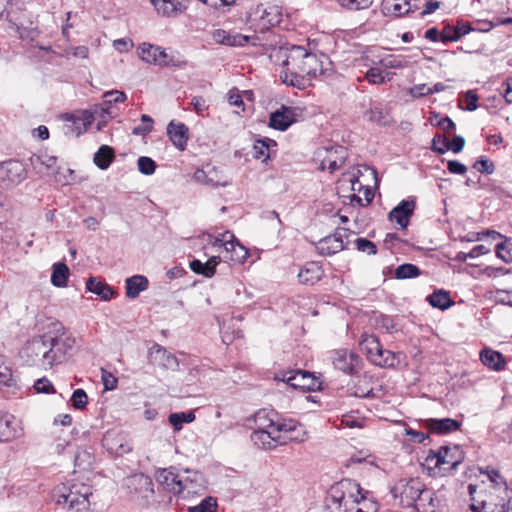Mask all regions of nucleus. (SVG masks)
Returning a JSON list of instances; mask_svg holds the SVG:
<instances>
[{"instance_id":"obj_60","label":"nucleus","mask_w":512,"mask_h":512,"mask_svg":"<svg viewBox=\"0 0 512 512\" xmlns=\"http://www.w3.org/2000/svg\"><path fill=\"white\" fill-rule=\"evenodd\" d=\"M365 78L372 84H382L385 82V77L379 68H370L365 75Z\"/></svg>"},{"instance_id":"obj_56","label":"nucleus","mask_w":512,"mask_h":512,"mask_svg":"<svg viewBox=\"0 0 512 512\" xmlns=\"http://www.w3.org/2000/svg\"><path fill=\"white\" fill-rule=\"evenodd\" d=\"M473 167L480 173L492 174L495 170L494 163L486 157H480L473 165Z\"/></svg>"},{"instance_id":"obj_25","label":"nucleus","mask_w":512,"mask_h":512,"mask_svg":"<svg viewBox=\"0 0 512 512\" xmlns=\"http://www.w3.org/2000/svg\"><path fill=\"white\" fill-rule=\"evenodd\" d=\"M461 426V423L452 418H429L424 420V427L429 430V432L444 435L449 434L451 432L457 431Z\"/></svg>"},{"instance_id":"obj_4","label":"nucleus","mask_w":512,"mask_h":512,"mask_svg":"<svg viewBox=\"0 0 512 512\" xmlns=\"http://www.w3.org/2000/svg\"><path fill=\"white\" fill-rule=\"evenodd\" d=\"M91 495L92 488L83 483L61 484L53 491L56 504L74 512L86 510Z\"/></svg>"},{"instance_id":"obj_64","label":"nucleus","mask_w":512,"mask_h":512,"mask_svg":"<svg viewBox=\"0 0 512 512\" xmlns=\"http://www.w3.org/2000/svg\"><path fill=\"white\" fill-rule=\"evenodd\" d=\"M102 380L106 390H113L116 388L117 379L106 370L102 369Z\"/></svg>"},{"instance_id":"obj_50","label":"nucleus","mask_w":512,"mask_h":512,"mask_svg":"<svg viewBox=\"0 0 512 512\" xmlns=\"http://www.w3.org/2000/svg\"><path fill=\"white\" fill-rule=\"evenodd\" d=\"M104 102H103V110H106L108 108L111 107L112 104H117V103H123L126 101L127 99V95L122 92V91H118V90H112V91H108L104 94Z\"/></svg>"},{"instance_id":"obj_44","label":"nucleus","mask_w":512,"mask_h":512,"mask_svg":"<svg viewBox=\"0 0 512 512\" xmlns=\"http://www.w3.org/2000/svg\"><path fill=\"white\" fill-rule=\"evenodd\" d=\"M232 240H234V234L230 231H225L214 237L210 241V244L218 252L217 256L222 257L228 249V244H230Z\"/></svg>"},{"instance_id":"obj_12","label":"nucleus","mask_w":512,"mask_h":512,"mask_svg":"<svg viewBox=\"0 0 512 512\" xmlns=\"http://www.w3.org/2000/svg\"><path fill=\"white\" fill-rule=\"evenodd\" d=\"M424 486L420 478H410L408 480H400L394 486L392 492L394 495H400L401 503L404 506L410 507L417 501L420 502Z\"/></svg>"},{"instance_id":"obj_30","label":"nucleus","mask_w":512,"mask_h":512,"mask_svg":"<svg viewBox=\"0 0 512 512\" xmlns=\"http://www.w3.org/2000/svg\"><path fill=\"white\" fill-rule=\"evenodd\" d=\"M323 276V270L318 262H308L298 274L299 281L305 285H314Z\"/></svg>"},{"instance_id":"obj_41","label":"nucleus","mask_w":512,"mask_h":512,"mask_svg":"<svg viewBox=\"0 0 512 512\" xmlns=\"http://www.w3.org/2000/svg\"><path fill=\"white\" fill-rule=\"evenodd\" d=\"M114 158L113 148L108 145H102L94 154L93 161L98 168L105 170L110 166Z\"/></svg>"},{"instance_id":"obj_7","label":"nucleus","mask_w":512,"mask_h":512,"mask_svg":"<svg viewBox=\"0 0 512 512\" xmlns=\"http://www.w3.org/2000/svg\"><path fill=\"white\" fill-rule=\"evenodd\" d=\"M138 54L148 64L180 68L186 65V61L178 54H168L162 47L148 43H143L138 47Z\"/></svg>"},{"instance_id":"obj_5","label":"nucleus","mask_w":512,"mask_h":512,"mask_svg":"<svg viewBox=\"0 0 512 512\" xmlns=\"http://www.w3.org/2000/svg\"><path fill=\"white\" fill-rule=\"evenodd\" d=\"M362 352L375 365L381 367H395L399 364L397 355L389 350H384L378 338L374 335L363 334L359 342Z\"/></svg>"},{"instance_id":"obj_45","label":"nucleus","mask_w":512,"mask_h":512,"mask_svg":"<svg viewBox=\"0 0 512 512\" xmlns=\"http://www.w3.org/2000/svg\"><path fill=\"white\" fill-rule=\"evenodd\" d=\"M450 448L448 446L441 447L437 452L431 451V455L427 457L429 459H436L435 466L440 467L444 464L451 465V467H456L459 461L452 460L449 456Z\"/></svg>"},{"instance_id":"obj_20","label":"nucleus","mask_w":512,"mask_h":512,"mask_svg":"<svg viewBox=\"0 0 512 512\" xmlns=\"http://www.w3.org/2000/svg\"><path fill=\"white\" fill-rule=\"evenodd\" d=\"M281 435L279 427L272 428L269 430H254L251 434V440L260 448L263 449H275L282 445L280 442Z\"/></svg>"},{"instance_id":"obj_62","label":"nucleus","mask_w":512,"mask_h":512,"mask_svg":"<svg viewBox=\"0 0 512 512\" xmlns=\"http://www.w3.org/2000/svg\"><path fill=\"white\" fill-rule=\"evenodd\" d=\"M191 105L198 115L203 116L204 112L208 109L206 100L201 96H194L191 99Z\"/></svg>"},{"instance_id":"obj_34","label":"nucleus","mask_w":512,"mask_h":512,"mask_svg":"<svg viewBox=\"0 0 512 512\" xmlns=\"http://www.w3.org/2000/svg\"><path fill=\"white\" fill-rule=\"evenodd\" d=\"M86 289L89 292L96 294L104 301H108L114 297L113 288L100 281L97 277H90L87 279Z\"/></svg>"},{"instance_id":"obj_21","label":"nucleus","mask_w":512,"mask_h":512,"mask_svg":"<svg viewBox=\"0 0 512 512\" xmlns=\"http://www.w3.org/2000/svg\"><path fill=\"white\" fill-rule=\"evenodd\" d=\"M465 139L460 135H455L451 141L446 136L437 133L431 143V150L438 154H444L448 150L459 153L463 150Z\"/></svg>"},{"instance_id":"obj_16","label":"nucleus","mask_w":512,"mask_h":512,"mask_svg":"<svg viewBox=\"0 0 512 512\" xmlns=\"http://www.w3.org/2000/svg\"><path fill=\"white\" fill-rule=\"evenodd\" d=\"M148 359L151 364L160 366L167 370H176L179 366L176 356L168 352L159 344H154L148 350Z\"/></svg>"},{"instance_id":"obj_51","label":"nucleus","mask_w":512,"mask_h":512,"mask_svg":"<svg viewBox=\"0 0 512 512\" xmlns=\"http://www.w3.org/2000/svg\"><path fill=\"white\" fill-rule=\"evenodd\" d=\"M339 5L351 11L364 10L369 8L373 0H336Z\"/></svg>"},{"instance_id":"obj_32","label":"nucleus","mask_w":512,"mask_h":512,"mask_svg":"<svg viewBox=\"0 0 512 512\" xmlns=\"http://www.w3.org/2000/svg\"><path fill=\"white\" fill-rule=\"evenodd\" d=\"M248 257L247 249L241 245L236 238L228 244V249L225 251V254L222 256L221 260L225 262H233L242 264Z\"/></svg>"},{"instance_id":"obj_57","label":"nucleus","mask_w":512,"mask_h":512,"mask_svg":"<svg viewBox=\"0 0 512 512\" xmlns=\"http://www.w3.org/2000/svg\"><path fill=\"white\" fill-rule=\"evenodd\" d=\"M496 255L504 262L509 263L512 261V244L499 243L496 245Z\"/></svg>"},{"instance_id":"obj_6","label":"nucleus","mask_w":512,"mask_h":512,"mask_svg":"<svg viewBox=\"0 0 512 512\" xmlns=\"http://www.w3.org/2000/svg\"><path fill=\"white\" fill-rule=\"evenodd\" d=\"M48 346L45 333L41 336L33 337L22 348L20 352L21 358L29 366L51 368L53 366Z\"/></svg>"},{"instance_id":"obj_10","label":"nucleus","mask_w":512,"mask_h":512,"mask_svg":"<svg viewBox=\"0 0 512 512\" xmlns=\"http://www.w3.org/2000/svg\"><path fill=\"white\" fill-rule=\"evenodd\" d=\"M331 499L339 508L346 507L348 503H360L364 500L363 489L356 482L342 481L331 489Z\"/></svg>"},{"instance_id":"obj_18","label":"nucleus","mask_w":512,"mask_h":512,"mask_svg":"<svg viewBox=\"0 0 512 512\" xmlns=\"http://www.w3.org/2000/svg\"><path fill=\"white\" fill-rule=\"evenodd\" d=\"M326 155L321 160L322 169L331 173L340 169L347 158V150L341 145H331L324 148Z\"/></svg>"},{"instance_id":"obj_61","label":"nucleus","mask_w":512,"mask_h":512,"mask_svg":"<svg viewBox=\"0 0 512 512\" xmlns=\"http://www.w3.org/2000/svg\"><path fill=\"white\" fill-rule=\"evenodd\" d=\"M34 388L35 390L38 392V393H46V394H50V393H55V389H54V386L52 385V383L45 377L41 378V379H38L35 384H34Z\"/></svg>"},{"instance_id":"obj_59","label":"nucleus","mask_w":512,"mask_h":512,"mask_svg":"<svg viewBox=\"0 0 512 512\" xmlns=\"http://www.w3.org/2000/svg\"><path fill=\"white\" fill-rule=\"evenodd\" d=\"M221 256H212L205 263H203V276L212 277L216 272V266L220 263Z\"/></svg>"},{"instance_id":"obj_24","label":"nucleus","mask_w":512,"mask_h":512,"mask_svg":"<svg viewBox=\"0 0 512 512\" xmlns=\"http://www.w3.org/2000/svg\"><path fill=\"white\" fill-rule=\"evenodd\" d=\"M65 120L70 123L67 125V133L80 136L91 125L93 115L88 111H81L78 114L66 115Z\"/></svg>"},{"instance_id":"obj_9","label":"nucleus","mask_w":512,"mask_h":512,"mask_svg":"<svg viewBox=\"0 0 512 512\" xmlns=\"http://www.w3.org/2000/svg\"><path fill=\"white\" fill-rule=\"evenodd\" d=\"M275 379L283 381L290 387L301 391H314L321 387V382L318 378L308 371H285L276 374Z\"/></svg>"},{"instance_id":"obj_2","label":"nucleus","mask_w":512,"mask_h":512,"mask_svg":"<svg viewBox=\"0 0 512 512\" xmlns=\"http://www.w3.org/2000/svg\"><path fill=\"white\" fill-rule=\"evenodd\" d=\"M280 53L284 57L280 79L287 85L305 89L311 84L313 78L323 73L319 57L308 52L304 47L292 46L281 50Z\"/></svg>"},{"instance_id":"obj_35","label":"nucleus","mask_w":512,"mask_h":512,"mask_svg":"<svg viewBox=\"0 0 512 512\" xmlns=\"http://www.w3.org/2000/svg\"><path fill=\"white\" fill-rule=\"evenodd\" d=\"M480 359L485 366L495 371L504 369L506 364L505 358L500 352L488 348L481 351Z\"/></svg>"},{"instance_id":"obj_63","label":"nucleus","mask_w":512,"mask_h":512,"mask_svg":"<svg viewBox=\"0 0 512 512\" xmlns=\"http://www.w3.org/2000/svg\"><path fill=\"white\" fill-rule=\"evenodd\" d=\"M447 169L450 173L460 175L464 174L467 171L466 166L457 160L448 161Z\"/></svg>"},{"instance_id":"obj_36","label":"nucleus","mask_w":512,"mask_h":512,"mask_svg":"<svg viewBox=\"0 0 512 512\" xmlns=\"http://www.w3.org/2000/svg\"><path fill=\"white\" fill-rule=\"evenodd\" d=\"M31 163L35 168H39L40 172L54 174L57 172V157L42 153L31 157Z\"/></svg>"},{"instance_id":"obj_13","label":"nucleus","mask_w":512,"mask_h":512,"mask_svg":"<svg viewBox=\"0 0 512 512\" xmlns=\"http://www.w3.org/2000/svg\"><path fill=\"white\" fill-rule=\"evenodd\" d=\"M332 363L334 367L345 374H354L358 371L361 359L358 354L347 349H338L332 352Z\"/></svg>"},{"instance_id":"obj_53","label":"nucleus","mask_w":512,"mask_h":512,"mask_svg":"<svg viewBox=\"0 0 512 512\" xmlns=\"http://www.w3.org/2000/svg\"><path fill=\"white\" fill-rule=\"evenodd\" d=\"M70 401L75 409L82 410L88 403V396L83 389L78 388L73 392Z\"/></svg>"},{"instance_id":"obj_37","label":"nucleus","mask_w":512,"mask_h":512,"mask_svg":"<svg viewBox=\"0 0 512 512\" xmlns=\"http://www.w3.org/2000/svg\"><path fill=\"white\" fill-rule=\"evenodd\" d=\"M103 445L113 453H126L131 450V447L122 443L121 434L108 431L103 438Z\"/></svg>"},{"instance_id":"obj_15","label":"nucleus","mask_w":512,"mask_h":512,"mask_svg":"<svg viewBox=\"0 0 512 512\" xmlns=\"http://www.w3.org/2000/svg\"><path fill=\"white\" fill-rule=\"evenodd\" d=\"M420 0H383L381 11L385 16L402 17L418 10Z\"/></svg>"},{"instance_id":"obj_14","label":"nucleus","mask_w":512,"mask_h":512,"mask_svg":"<svg viewBox=\"0 0 512 512\" xmlns=\"http://www.w3.org/2000/svg\"><path fill=\"white\" fill-rule=\"evenodd\" d=\"M279 429L282 445L288 442H304L308 438L304 425L292 419L282 421Z\"/></svg>"},{"instance_id":"obj_54","label":"nucleus","mask_w":512,"mask_h":512,"mask_svg":"<svg viewBox=\"0 0 512 512\" xmlns=\"http://www.w3.org/2000/svg\"><path fill=\"white\" fill-rule=\"evenodd\" d=\"M142 125L133 128L134 135H146L153 129V120L150 116L143 114L141 116Z\"/></svg>"},{"instance_id":"obj_26","label":"nucleus","mask_w":512,"mask_h":512,"mask_svg":"<svg viewBox=\"0 0 512 512\" xmlns=\"http://www.w3.org/2000/svg\"><path fill=\"white\" fill-rule=\"evenodd\" d=\"M156 11L163 16H176L187 8L188 0H150Z\"/></svg>"},{"instance_id":"obj_19","label":"nucleus","mask_w":512,"mask_h":512,"mask_svg":"<svg viewBox=\"0 0 512 512\" xmlns=\"http://www.w3.org/2000/svg\"><path fill=\"white\" fill-rule=\"evenodd\" d=\"M155 478L156 481L161 486H163L165 490L172 492L175 495H179L182 493V477H180V475L176 473V469L174 467L158 470L156 472Z\"/></svg>"},{"instance_id":"obj_3","label":"nucleus","mask_w":512,"mask_h":512,"mask_svg":"<svg viewBox=\"0 0 512 512\" xmlns=\"http://www.w3.org/2000/svg\"><path fill=\"white\" fill-rule=\"evenodd\" d=\"M52 366L63 363L73 352L77 340L62 323L56 321L45 332Z\"/></svg>"},{"instance_id":"obj_47","label":"nucleus","mask_w":512,"mask_h":512,"mask_svg":"<svg viewBox=\"0 0 512 512\" xmlns=\"http://www.w3.org/2000/svg\"><path fill=\"white\" fill-rule=\"evenodd\" d=\"M195 420V414L193 412L185 413H172L169 415V423L173 425L175 430H180L183 423H191Z\"/></svg>"},{"instance_id":"obj_1","label":"nucleus","mask_w":512,"mask_h":512,"mask_svg":"<svg viewBox=\"0 0 512 512\" xmlns=\"http://www.w3.org/2000/svg\"><path fill=\"white\" fill-rule=\"evenodd\" d=\"M487 476V482L481 485L469 484L470 509L472 512H509L512 491L507 481L494 468L487 467L481 472Z\"/></svg>"},{"instance_id":"obj_29","label":"nucleus","mask_w":512,"mask_h":512,"mask_svg":"<svg viewBox=\"0 0 512 512\" xmlns=\"http://www.w3.org/2000/svg\"><path fill=\"white\" fill-rule=\"evenodd\" d=\"M2 172L5 178L12 183H19L27 176V171L23 162L18 160H9L2 164Z\"/></svg>"},{"instance_id":"obj_49","label":"nucleus","mask_w":512,"mask_h":512,"mask_svg":"<svg viewBox=\"0 0 512 512\" xmlns=\"http://www.w3.org/2000/svg\"><path fill=\"white\" fill-rule=\"evenodd\" d=\"M420 504L424 508L430 509L431 512H434V510L439 505V500H438L435 492H433V491H431L429 489H426L424 487L423 488V492L421 494V498H420Z\"/></svg>"},{"instance_id":"obj_46","label":"nucleus","mask_w":512,"mask_h":512,"mask_svg":"<svg viewBox=\"0 0 512 512\" xmlns=\"http://www.w3.org/2000/svg\"><path fill=\"white\" fill-rule=\"evenodd\" d=\"M420 274L421 270L419 269V267L411 263L399 265L395 269V278L397 279H410L417 277Z\"/></svg>"},{"instance_id":"obj_43","label":"nucleus","mask_w":512,"mask_h":512,"mask_svg":"<svg viewBox=\"0 0 512 512\" xmlns=\"http://www.w3.org/2000/svg\"><path fill=\"white\" fill-rule=\"evenodd\" d=\"M69 276V268L66 264L58 262L53 265L51 283L55 287H65Z\"/></svg>"},{"instance_id":"obj_8","label":"nucleus","mask_w":512,"mask_h":512,"mask_svg":"<svg viewBox=\"0 0 512 512\" xmlns=\"http://www.w3.org/2000/svg\"><path fill=\"white\" fill-rule=\"evenodd\" d=\"M282 20L280 8L276 5L264 7L257 6L255 11L250 14L248 24L255 32L265 33L271 27L278 25Z\"/></svg>"},{"instance_id":"obj_38","label":"nucleus","mask_w":512,"mask_h":512,"mask_svg":"<svg viewBox=\"0 0 512 512\" xmlns=\"http://www.w3.org/2000/svg\"><path fill=\"white\" fill-rule=\"evenodd\" d=\"M148 280L142 275H134L126 279V296L128 298H136L140 292L146 290Z\"/></svg>"},{"instance_id":"obj_31","label":"nucleus","mask_w":512,"mask_h":512,"mask_svg":"<svg viewBox=\"0 0 512 512\" xmlns=\"http://www.w3.org/2000/svg\"><path fill=\"white\" fill-rule=\"evenodd\" d=\"M470 31L471 26L467 22H458L456 26L446 25L441 32V42L445 44L458 41Z\"/></svg>"},{"instance_id":"obj_48","label":"nucleus","mask_w":512,"mask_h":512,"mask_svg":"<svg viewBox=\"0 0 512 512\" xmlns=\"http://www.w3.org/2000/svg\"><path fill=\"white\" fill-rule=\"evenodd\" d=\"M217 507V499L207 496L198 505L189 507L188 512H216Z\"/></svg>"},{"instance_id":"obj_23","label":"nucleus","mask_w":512,"mask_h":512,"mask_svg":"<svg viewBox=\"0 0 512 512\" xmlns=\"http://www.w3.org/2000/svg\"><path fill=\"white\" fill-rule=\"evenodd\" d=\"M185 473L189 475L181 479L182 493L186 491L187 495L203 494L207 489L204 476L198 471H189L188 469L185 470Z\"/></svg>"},{"instance_id":"obj_55","label":"nucleus","mask_w":512,"mask_h":512,"mask_svg":"<svg viewBox=\"0 0 512 512\" xmlns=\"http://www.w3.org/2000/svg\"><path fill=\"white\" fill-rule=\"evenodd\" d=\"M355 244L357 250L367 253L368 255H375L377 253L376 245L366 238H357Z\"/></svg>"},{"instance_id":"obj_28","label":"nucleus","mask_w":512,"mask_h":512,"mask_svg":"<svg viewBox=\"0 0 512 512\" xmlns=\"http://www.w3.org/2000/svg\"><path fill=\"white\" fill-rule=\"evenodd\" d=\"M167 134L173 145L183 151L188 141V127L183 123L171 121L167 126Z\"/></svg>"},{"instance_id":"obj_39","label":"nucleus","mask_w":512,"mask_h":512,"mask_svg":"<svg viewBox=\"0 0 512 512\" xmlns=\"http://www.w3.org/2000/svg\"><path fill=\"white\" fill-rule=\"evenodd\" d=\"M277 145L276 141L270 138L258 139L253 145V156L266 162L270 158V149Z\"/></svg>"},{"instance_id":"obj_40","label":"nucleus","mask_w":512,"mask_h":512,"mask_svg":"<svg viewBox=\"0 0 512 512\" xmlns=\"http://www.w3.org/2000/svg\"><path fill=\"white\" fill-rule=\"evenodd\" d=\"M429 304L440 310H446L450 308L454 302L452 301L449 293L445 290H436L427 297Z\"/></svg>"},{"instance_id":"obj_27","label":"nucleus","mask_w":512,"mask_h":512,"mask_svg":"<svg viewBox=\"0 0 512 512\" xmlns=\"http://www.w3.org/2000/svg\"><path fill=\"white\" fill-rule=\"evenodd\" d=\"M21 435V428L16 418L5 415L0 418V441L8 442Z\"/></svg>"},{"instance_id":"obj_52","label":"nucleus","mask_w":512,"mask_h":512,"mask_svg":"<svg viewBox=\"0 0 512 512\" xmlns=\"http://www.w3.org/2000/svg\"><path fill=\"white\" fill-rule=\"evenodd\" d=\"M138 170L144 175H152L156 170L155 161L146 156H141L137 160Z\"/></svg>"},{"instance_id":"obj_33","label":"nucleus","mask_w":512,"mask_h":512,"mask_svg":"<svg viewBox=\"0 0 512 512\" xmlns=\"http://www.w3.org/2000/svg\"><path fill=\"white\" fill-rule=\"evenodd\" d=\"M214 37L219 43L229 46H244L250 40L256 39L255 36L242 35L239 33L231 34L224 30H217L214 34Z\"/></svg>"},{"instance_id":"obj_17","label":"nucleus","mask_w":512,"mask_h":512,"mask_svg":"<svg viewBox=\"0 0 512 512\" xmlns=\"http://www.w3.org/2000/svg\"><path fill=\"white\" fill-rule=\"evenodd\" d=\"M416 207L415 198L402 200L396 207H394L388 215L390 221L395 222L400 229H406L410 217L413 215Z\"/></svg>"},{"instance_id":"obj_11","label":"nucleus","mask_w":512,"mask_h":512,"mask_svg":"<svg viewBox=\"0 0 512 512\" xmlns=\"http://www.w3.org/2000/svg\"><path fill=\"white\" fill-rule=\"evenodd\" d=\"M353 234L347 228H337L333 234L319 240L316 249L321 255H334L347 247L349 243L348 238Z\"/></svg>"},{"instance_id":"obj_58","label":"nucleus","mask_w":512,"mask_h":512,"mask_svg":"<svg viewBox=\"0 0 512 512\" xmlns=\"http://www.w3.org/2000/svg\"><path fill=\"white\" fill-rule=\"evenodd\" d=\"M208 176L205 180V184L211 185L213 187L226 186L227 181L223 180L222 177H218L217 171L215 167H208L207 169Z\"/></svg>"},{"instance_id":"obj_22","label":"nucleus","mask_w":512,"mask_h":512,"mask_svg":"<svg viewBox=\"0 0 512 512\" xmlns=\"http://www.w3.org/2000/svg\"><path fill=\"white\" fill-rule=\"evenodd\" d=\"M295 116L294 108L282 105L279 109L271 113L269 125L273 129L285 131L296 121Z\"/></svg>"},{"instance_id":"obj_42","label":"nucleus","mask_w":512,"mask_h":512,"mask_svg":"<svg viewBox=\"0 0 512 512\" xmlns=\"http://www.w3.org/2000/svg\"><path fill=\"white\" fill-rule=\"evenodd\" d=\"M274 415V412H268L264 409L256 412L254 415L255 430H269L279 427L281 422H275L273 419Z\"/></svg>"}]
</instances>
